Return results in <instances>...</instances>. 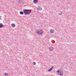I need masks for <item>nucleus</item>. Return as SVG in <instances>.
<instances>
[{"instance_id": "nucleus-2", "label": "nucleus", "mask_w": 76, "mask_h": 76, "mask_svg": "<svg viewBox=\"0 0 76 76\" xmlns=\"http://www.w3.org/2000/svg\"><path fill=\"white\" fill-rule=\"evenodd\" d=\"M43 32L42 31H37V33L38 34V35H41V34H42Z\"/></svg>"}, {"instance_id": "nucleus-11", "label": "nucleus", "mask_w": 76, "mask_h": 76, "mask_svg": "<svg viewBox=\"0 0 76 76\" xmlns=\"http://www.w3.org/2000/svg\"><path fill=\"white\" fill-rule=\"evenodd\" d=\"M20 13L21 15H23V12H20Z\"/></svg>"}, {"instance_id": "nucleus-1", "label": "nucleus", "mask_w": 76, "mask_h": 76, "mask_svg": "<svg viewBox=\"0 0 76 76\" xmlns=\"http://www.w3.org/2000/svg\"><path fill=\"white\" fill-rule=\"evenodd\" d=\"M31 11L30 10H25L24 11V13L26 15H28L31 13Z\"/></svg>"}, {"instance_id": "nucleus-10", "label": "nucleus", "mask_w": 76, "mask_h": 76, "mask_svg": "<svg viewBox=\"0 0 76 76\" xmlns=\"http://www.w3.org/2000/svg\"><path fill=\"white\" fill-rule=\"evenodd\" d=\"M4 75H5V76H7L8 75V73H4Z\"/></svg>"}, {"instance_id": "nucleus-6", "label": "nucleus", "mask_w": 76, "mask_h": 76, "mask_svg": "<svg viewBox=\"0 0 76 76\" xmlns=\"http://www.w3.org/2000/svg\"><path fill=\"white\" fill-rule=\"evenodd\" d=\"M33 2L34 3H37L38 2V0H34L33 1Z\"/></svg>"}, {"instance_id": "nucleus-8", "label": "nucleus", "mask_w": 76, "mask_h": 76, "mask_svg": "<svg viewBox=\"0 0 76 76\" xmlns=\"http://www.w3.org/2000/svg\"><path fill=\"white\" fill-rule=\"evenodd\" d=\"M3 26V24H2L1 23H0V28H1V27H2Z\"/></svg>"}, {"instance_id": "nucleus-13", "label": "nucleus", "mask_w": 76, "mask_h": 76, "mask_svg": "<svg viewBox=\"0 0 76 76\" xmlns=\"http://www.w3.org/2000/svg\"><path fill=\"white\" fill-rule=\"evenodd\" d=\"M50 50L51 51H53V48H50Z\"/></svg>"}, {"instance_id": "nucleus-14", "label": "nucleus", "mask_w": 76, "mask_h": 76, "mask_svg": "<svg viewBox=\"0 0 76 76\" xmlns=\"http://www.w3.org/2000/svg\"><path fill=\"white\" fill-rule=\"evenodd\" d=\"M0 18H1V16H0ZM0 19H1V18H0Z\"/></svg>"}, {"instance_id": "nucleus-9", "label": "nucleus", "mask_w": 76, "mask_h": 76, "mask_svg": "<svg viewBox=\"0 0 76 76\" xmlns=\"http://www.w3.org/2000/svg\"><path fill=\"white\" fill-rule=\"evenodd\" d=\"M50 32L51 33H53L54 32V30H50Z\"/></svg>"}, {"instance_id": "nucleus-12", "label": "nucleus", "mask_w": 76, "mask_h": 76, "mask_svg": "<svg viewBox=\"0 0 76 76\" xmlns=\"http://www.w3.org/2000/svg\"><path fill=\"white\" fill-rule=\"evenodd\" d=\"M33 65H35V64H36V63H35V62H33Z\"/></svg>"}, {"instance_id": "nucleus-7", "label": "nucleus", "mask_w": 76, "mask_h": 76, "mask_svg": "<svg viewBox=\"0 0 76 76\" xmlns=\"http://www.w3.org/2000/svg\"><path fill=\"white\" fill-rule=\"evenodd\" d=\"M12 27H15V24H14V23H13L11 25Z\"/></svg>"}, {"instance_id": "nucleus-3", "label": "nucleus", "mask_w": 76, "mask_h": 76, "mask_svg": "<svg viewBox=\"0 0 76 76\" xmlns=\"http://www.w3.org/2000/svg\"><path fill=\"white\" fill-rule=\"evenodd\" d=\"M57 72L58 73V74L59 75H62L63 74V72H60V71H57Z\"/></svg>"}, {"instance_id": "nucleus-4", "label": "nucleus", "mask_w": 76, "mask_h": 76, "mask_svg": "<svg viewBox=\"0 0 76 76\" xmlns=\"http://www.w3.org/2000/svg\"><path fill=\"white\" fill-rule=\"evenodd\" d=\"M38 10L39 11H41V10H42V8H41V7H38Z\"/></svg>"}, {"instance_id": "nucleus-5", "label": "nucleus", "mask_w": 76, "mask_h": 76, "mask_svg": "<svg viewBox=\"0 0 76 76\" xmlns=\"http://www.w3.org/2000/svg\"><path fill=\"white\" fill-rule=\"evenodd\" d=\"M53 67H52L50 69H49L48 70V72H51V71L53 69Z\"/></svg>"}]
</instances>
